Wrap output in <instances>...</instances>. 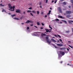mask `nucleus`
<instances>
[{
    "label": "nucleus",
    "instance_id": "obj_41",
    "mask_svg": "<svg viewBox=\"0 0 73 73\" xmlns=\"http://www.w3.org/2000/svg\"><path fill=\"white\" fill-rule=\"evenodd\" d=\"M50 12H51V10H50L49 11V13H50Z\"/></svg>",
    "mask_w": 73,
    "mask_h": 73
},
{
    "label": "nucleus",
    "instance_id": "obj_37",
    "mask_svg": "<svg viewBox=\"0 0 73 73\" xmlns=\"http://www.w3.org/2000/svg\"><path fill=\"white\" fill-rule=\"evenodd\" d=\"M57 0H56L54 1V4H56L57 2Z\"/></svg>",
    "mask_w": 73,
    "mask_h": 73
},
{
    "label": "nucleus",
    "instance_id": "obj_47",
    "mask_svg": "<svg viewBox=\"0 0 73 73\" xmlns=\"http://www.w3.org/2000/svg\"><path fill=\"white\" fill-rule=\"evenodd\" d=\"M51 40H52V41H53L54 40V39H51Z\"/></svg>",
    "mask_w": 73,
    "mask_h": 73
},
{
    "label": "nucleus",
    "instance_id": "obj_3",
    "mask_svg": "<svg viewBox=\"0 0 73 73\" xmlns=\"http://www.w3.org/2000/svg\"><path fill=\"white\" fill-rule=\"evenodd\" d=\"M66 13L67 14H70V13H72V11H66Z\"/></svg>",
    "mask_w": 73,
    "mask_h": 73
},
{
    "label": "nucleus",
    "instance_id": "obj_44",
    "mask_svg": "<svg viewBox=\"0 0 73 73\" xmlns=\"http://www.w3.org/2000/svg\"><path fill=\"white\" fill-rule=\"evenodd\" d=\"M46 0V3H48V0Z\"/></svg>",
    "mask_w": 73,
    "mask_h": 73
},
{
    "label": "nucleus",
    "instance_id": "obj_55",
    "mask_svg": "<svg viewBox=\"0 0 73 73\" xmlns=\"http://www.w3.org/2000/svg\"><path fill=\"white\" fill-rule=\"evenodd\" d=\"M64 0H60V1H64Z\"/></svg>",
    "mask_w": 73,
    "mask_h": 73
},
{
    "label": "nucleus",
    "instance_id": "obj_23",
    "mask_svg": "<svg viewBox=\"0 0 73 73\" xmlns=\"http://www.w3.org/2000/svg\"><path fill=\"white\" fill-rule=\"evenodd\" d=\"M68 46H69L71 48H72V49H73V47L72 46H71L70 45H69Z\"/></svg>",
    "mask_w": 73,
    "mask_h": 73
},
{
    "label": "nucleus",
    "instance_id": "obj_61",
    "mask_svg": "<svg viewBox=\"0 0 73 73\" xmlns=\"http://www.w3.org/2000/svg\"><path fill=\"white\" fill-rule=\"evenodd\" d=\"M48 32H51V31H49V30L48 31Z\"/></svg>",
    "mask_w": 73,
    "mask_h": 73
},
{
    "label": "nucleus",
    "instance_id": "obj_59",
    "mask_svg": "<svg viewBox=\"0 0 73 73\" xmlns=\"http://www.w3.org/2000/svg\"><path fill=\"white\" fill-rule=\"evenodd\" d=\"M33 24L30 25L31 26H33Z\"/></svg>",
    "mask_w": 73,
    "mask_h": 73
},
{
    "label": "nucleus",
    "instance_id": "obj_60",
    "mask_svg": "<svg viewBox=\"0 0 73 73\" xmlns=\"http://www.w3.org/2000/svg\"><path fill=\"white\" fill-rule=\"evenodd\" d=\"M8 14L9 15H11V13H9Z\"/></svg>",
    "mask_w": 73,
    "mask_h": 73
},
{
    "label": "nucleus",
    "instance_id": "obj_52",
    "mask_svg": "<svg viewBox=\"0 0 73 73\" xmlns=\"http://www.w3.org/2000/svg\"><path fill=\"white\" fill-rule=\"evenodd\" d=\"M53 41H54V42H56V41L55 40H54Z\"/></svg>",
    "mask_w": 73,
    "mask_h": 73
},
{
    "label": "nucleus",
    "instance_id": "obj_30",
    "mask_svg": "<svg viewBox=\"0 0 73 73\" xmlns=\"http://www.w3.org/2000/svg\"><path fill=\"white\" fill-rule=\"evenodd\" d=\"M55 21H59V19H55Z\"/></svg>",
    "mask_w": 73,
    "mask_h": 73
},
{
    "label": "nucleus",
    "instance_id": "obj_43",
    "mask_svg": "<svg viewBox=\"0 0 73 73\" xmlns=\"http://www.w3.org/2000/svg\"><path fill=\"white\" fill-rule=\"evenodd\" d=\"M68 8H71V6H68Z\"/></svg>",
    "mask_w": 73,
    "mask_h": 73
},
{
    "label": "nucleus",
    "instance_id": "obj_14",
    "mask_svg": "<svg viewBox=\"0 0 73 73\" xmlns=\"http://www.w3.org/2000/svg\"><path fill=\"white\" fill-rule=\"evenodd\" d=\"M11 16H12V17H14V16H15V17L16 16V14L13 15H11Z\"/></svg>",
    "mask_w": 73,
    "mask_h": 73
},
{
    "label": "nucleus",
    "instance_id": "obj_12",
    "mask_svg": "<svg viewBox=\"0 0 73 73\" xmlns=\"http://www.w3.org/2000/svg\"><path fill=\"white\" fill-rule=\"evenodd\" d=\"M45 29V30H46V32H47V33L49 32V30L46 29Z\"/></svg>",
    "mask_w": 73,
    "mask_h": 73
},
{
    "label": "nucleus",
    "instance_id": "obj_21",
    "mask_svg": "<svg viewBox=\"0 0 73 73\" xmlns=\"http://www.w3.org/2000/svg\"><path fill=\"white\" fill-rule=\"evenodd\" d=\"M0 5L1 6V7H4V5H3L1 3L0 4Z\"/></svg>",
    "mask_w": 73,
    "mask_h": 73
},
{
    "label": "nucleus",
    "instance_id": "obj_28",
    "mask_svg": "<svg viewBox=\"0 0 73 73\" xmlns=\"http://www.w3.org/2000/svg\"><path fill=\"white\" fill-rule=\"evenodd\" d=\"M46 40H48V36L46 37Z\"/></svg>",
    "mask_w": 73,
    "mask_h": 73
},
{
    "label": "nucleus",
    "instance_id": "obj_8",
    "mask_svg": "<svg viewBox=\"0 0 73 73\" xmlns=\"http://www.w3.org/2000/svg\"><path fill=\"white\" fill-rule=\"evenodd\" d=\"M59 49H60L62 50H65V48H59Z\"/></svg>",
    "mask_w": 73,
    "mask_h": 73
},
{
    "label": "nucleus",
    "instance_id": "obj_16",
    "mask_svg": "<svg viewBox=\"0 0 73 73\" xmlns=\"http://www.w3.org/2000/svg\"><path fill=\"white\" fill-rule=\"evenodd\" d=\"M14 19H15V20H19V19L16 18V17H15Z\"/></svg>",
    "mask_w": 73,
    "mask_h": 73
},
{
    "label": "nucleus",
    "instance_id": "obj_2",
    "mask_svg": "<svg viewBox=\"0 0 73 73\" xmlns=\"http://www.w3.org/2000/svg\"><path fill=\"white\" fill-rule=\"evenodd\" d=\"M33 23V21H32L31 20L30 21L28 20L25 22V23Z\"/></svg>",
    "mask_w": 73,
    "mask_h": 73
},
{
    "label": "nucleus",
    "instance_id": "obj_62",
    "mask_svg": "<svg viewBox=\"0 0 73 73\" xmlns=\"http://www.w3.org/2000/svg\"><path fill=\"white\" fill-rule=\"evenodd\" d=\"M23 19V18L22 17H21L20 18V19Z\"/></svg>",
    "mask_w": 73,
    "mask_h": 73
},
{
    "label": "nucleus",
    "instance_id": "obj_26",
    "mask_svg": "<svg viewBox=\"0 0 73 73\" xmlns=\"http://www.w3.org/2000/svg\"><path fill=\"white\" fill-rule=\"evenodd\" d=\"M66 33H69V32H70V31H66Z\"/></svg>",
    "mask_w": 73,
    "mask_h": 73
},
{
    "label": "nucleus",
    "instance_id": "obj_1",
    "mask_svg": "<svg viewBox=\"0 0 73 73\" xmlns=\"http://www.w3.org/2000/svg\"><path fill=\"white\" fill-rule=\"evenodd\" d=\"M8 5L9 8H10L11 9H13V10H11V11H15V6H13V7L11 6V5L9 3L8 4Z\"/></svg>",
    "mask_w": 73,
    "mask_h": 73
},
{
    "label": "nucleus",
    "instance_id": "obj_19",
    "mask_svg": "<svg viewBox=\"0 0 73 73\" xmlns=\"http://www.w3.org/2000/svg\"><path fill=\"white\" fill-rule=\"evenodd\" d=\"M36 24L37 25H40V23L38 22H37Z\"/></svg>",
    "mask_w": 73,
    "mask_h": 73
},
{
    "label": "nucleus",
    "instance_id": "obj_13",
    "mask_svg": "<svg viewBox=\"0 0 73 73\" xmlns=\"http://www.w3.org/2000/svg\"><path fill=\"white\" fill-rule=\"evenodd\" d=\"M27 12L28 13H31V12H32V11H31V10H28L27 11Z\"/></svg>",
    "mask_w": 73,
    "mask_h": 73
},
{
    "label": "nucleus",
    "instance_id": "obj_35",
    "mask_svg": "<svg viewBox=\"0 0 73 73\" xmlns=\"http://www.w3.org/2000/svg\"><path fill=\"white\" fill-rule=\"evenodd\" d=\"M41 24H42V26H44V24L41 23Z\"/></svg>",
    "mask_w": 73,
    "mask_h": 73
},
{
    "label": "nucleus",
    "instance_id": "obj_33",
    "mask_svg": "<svg viewBox=\"0 0 73 73\" xmlns=\"http://www.w3.org/2000/svg\"><path fill=\"white\" fill-rule=\"evenodd\" d=\"M58 36L59 38H61V36L59 35H58Z\"/></svg>",
    "mask_w": 73,
    "mask_h": 73
},
{
    "label": "nucleus",
    "instance_id": "obj_6",
    "mask_svg": "<svg viewBox=\"0 0 73 73\" xmlns=\"http://www.w3.org/2000/svg\"><path fill=\"white\" fill-rule=\"evenodd\" d=\"M15 11L16 13H20V10L19 9H17L15 10Z\"/></svg>",
    "mask_w": 73,
    "mask_h": 73
},
{
    "label": "nucleus",
    "instance_id": "obj_5",
    "mask_svg": "<svg viewBox=\"0 0 73 73\" xmlns=\"http://www.w3.org/2000/svg\"><path fill=\"white\" fill-rule=\"evenodd\" d=\"M46 41L49 44H50V43H51V40H46Z\"/></svg>",
    "mask_w": 73,
    "mask_h": 73
},
{
    "label": "nucleus",
    "instance_id": "obj_56",
    "mask_svg": "<svg viewBox=\"0 0 73 73\" xmlns=\"http://www.w3.org/2000/svg\"><path fill=\"white\" fill-rule=\"evenodd\" d=\"M40 8H42V6L40 5Z\"/></svg>",
    "mask_w": 73,
    "mask_h": 73
},
{
    "label": "nucleus",
    "instance_id": "obj_45",
    "mask_svg": "<svg viewBox=\"0 0 73 73\" xmlns=\"http://www.w3.org/2000/svg\"><path fill=\"white\" fill-rule=\"evenodd\" d=\"M47 17V15H45V16H44V17Z\"/></svg>",
    "mask_w": 73,
    "mask_h": 73
},
{
    "label": "nucleus",
    "instance_id": "obj_20",
    "mask_svg": "<svg viewBox=\"0 0 73 73\" xmlns=\"http://www.w3.org/2000/svg\"><path fill=\"white\" fill-rule=\"evenodd\" d=\"M32 12H33V13H36V11H32Z\"/></svg>",
    "mask_w": 73,
    "mask_h": 73
},
{
    "label": "nucleus",
    "instance_id": "obj_48",
    "mask_svg": "<svg viewBox=\"0 0 73 73\" xmlns=\"http://www.w3.org/2000/svg\"><path fill=\"white\" fill-rule=\"evenodd\" d=\"M43 29V27H41L40 28V29Z\"/></svg>",
    "mask_w": 73,
    "mask_h": 73
},
{
    "label": "nucleus",
    "instance_id": "obj_9",
    "mask_svg": "<svg viewBox=\"0 0 73 73\" xmlns=\"http://www.w3.org/2000/svg\"><path fill=\"white\" fill-rule=\"evenodd\" d=\"M41 35L42 36H46V35L45 34L42 33Z\"/></svg>",
    "mask_w": 73,
    "mask_h": 73
},
{
    "label": "nucleus",
    "instance_id": "obj_50",
    "mask_svg": "<svg viewBox=\"0 0 73 73\" xmlns=\"http://www.w3.org/2000/svg\"><path fill=\"white\" fill-rule=\"evenodd\" d=\"M55 37H57V36L56 35H55Z\"/></svg>",
    "mask_w": 73,
    "mask_h": 73
},
{
    "label": "nucleus",
    "instance_id": "obj_57",
    "mask_svg": "<svg viewBox=\"0 0 73 73\" xmlns=\"http://www.w3.org/2000/svg\"><path fill=\"white\" fill-rule=\"evenodd\" d=\"M21 24H22V25H23L24 24V23H22Z\"/></svg>",
    "mask_w": 73,
    "mask_h": 73
},
{
    "label": "nucleus",
    "instance_id": "obj_36",
    "mask_svg": "<svg viewBox=\"0 0 73 73\" xmlns=\"http://www.w3.org/2000/svg\"><path fill=\"white\" fill-rule=\"evenodd\" d=\"M50 13H47V15L48 16H49V15H50Z\"/></svg>",
    "mask_w": 73,
    "mask_h": 73
},
{
    "label": "nucleus",
    "instance_id": "obj_58",
    "mask_svg": "<svg viewBox=\"0 0 73 73\" xmlns=\"http://www.w3.org/2000/svg\"><path fill=\"white\" fill-rule=\"evenodd\" d=\"M60 62V63H61V64H62V61H61Z\"/></svg>",
    "mask_w": 73,
    "mask_h": 73
},
{
    "label": "nucleus",
    "instance_id": "obj_25",
    "mask_svg": "<svg viewBox=\"0 0 73 73\" xmlns=\"http://www.w3.org/2000/svg\"><path fill=\"white\" fill-rule=\"evenodd\" d=\"M63 56H64V54H65V53L64 52H63V53H62V54Z\"/></svg>",
    "mask_w": 73,
    "mask_h": 73
},
{
    "label": "nucleus",
    "instance_id": "obj_34",
    "mask_svg": "<svg viewBox=\"0 0 73 73\" xmlns=\"http://www.w3.org/2000/svg\"><path fill=\"white\" fill-rule=\"evenodd\" d=\"M30 15H31V16H33V14H32V13H30Z\"/></svg>",
    "mask_w": 73,
    "mask_h": 73
},
{
    "label": "nucleus",
    "instance_id": "obj_27",
    "mask_svg": "<svg viewBox=\"0 0 73 73\" xmlns=\"http://www.w3.org/2000/svg\"><path fill=\"white\" fill-rule=\"evenodd\" d=\"M59 41H60L61 42H62V40L61 39H59Z\"/></svg>",
    "mask_w": 73,
    "mask_h": 73
},
{
    "label": "nucleus",
    "instance_id": "obj_51",
    "mask_svg": "<svg viewBox=\"0 0 73 73\" xmlns=\"http://www.w3.org/2000/svg\"><path fill=\"white\" fill-rule=\"evenodd\" d=\"M62 19H65V17H62Z\"/></svg>",
    "mask_w": 73,
    "mask_h": 73
},
{
    "label": "nucleus",
    "instance_id": "obj_63",
    "mask_svg": "<svg viewBox=\"0 0 73 73\" xmlns=\"http://www.w3.org/2000/svg\"><path fill=\"white\" fill-rule=\"evenodd\" d=\"M72 31L73 32V28L72 29Z\"/></svg>",
    "mask_w": 73,
    "mask_h": 73
},
{
    "label": "nucleus",
    "instance_id": "obj_4",
    "mask_svg": "<svg viewBox=\"0 0 73 73\" xmlns=\"http://www.w3.org/2000/svg\"><path fill=\"white\" fill-rule=\"evenodd\" d=\"M58 11H59L60 13H62V11L61 9V8L60 7L58 8Z\"/></svg>",
    "mask_w": 73,
    "mask_h": 73
},
{
    "label": "nucleus",
    "instance_id": "obj_64",
    "mask_svg": "<svg viewBox=\"0 0 73 73\" xmlns=\"http://www.w3.org/2000/svg\"><path fill=\"white\" fill-rule=\"evenodd\" d=\"M50 27H50V25H49V28H50Z\"/></svg>",
    "mask_w": 73,
    "mask_h": 73
},
{
    "label": "nucleus",
    "instance_id": "obj_15",
    "mask_svg": "<svg viewBox=\"0 0 73 73\" xmlns=\"http://www.w3.org/2000/svg\"><path fill=\"white\" fill-rule=\"evenodd\" d=\"M59 18H60V19H62V16H59L58 17Z\"/></svg>",
    "mask_w": 73,
    "mask_h": 73
},
{
    "label": "nucleus",
    "instance_id": "obj_54",
    "mask_svg": "<svg viewBox=\"0 0 73 73\" xmlns=\"http://www.w3.org/2000/svg\"><path fill=\"white\" fill-rule=\"evenodd\" d=\"M53 2H54V1H52V3H53Z\"/></svg>",
    "mask_w": 73,
    "mask_h": 73
},
{
    "label": "nucleus",
    "instance_id": "obj_40",
    "mask_svg": "<svg viewBox=\"0 0 73 73\" xmlns=\"http://www.w3.org/2000/svg\"><path fill=\"white\" fill-rule=\"evenodd\" d=\"M32 7H30L29 8V9H32Z\"/></svg>",
    "mask_w": 73,
    "mask_h": 73
},
{
    "label": "nucleus",
    "instance_id": "obj_18",
    "mask_svg": "<svg viewBox=\"0 0 73 73\" xmlns=\"http://www.w3.org/2000/svg\"><path fill=\"white\" fill-rule=\"evenodd\" d=\"M41 4H42L41 2V1H40L39 3V5H41Z\"/></svg>",
    "mask_w": 73,
    "mask_h": 73
},
{
    "label": "nucleus",
    "instance_id": "obj_22",
    "mask_svg": "<svg viewBox=\"0 0 73 73\" xmlns=\"http://www.w3.org/2000/svg\"><path fill=\"white\" fill-rule=\"evenodd\" d=\"M3 9V10H2V12H5V10L4 9Z\"/></svg>",
    "mask_w": 73,
    "mask_h": 73
},
{
    "label": "nucleus",
    "instance_id": "obj_42",
    "mask_svg": "<svg viewBox=\"0 0 73 73\" xmlns=\"http://www.w3.org/2000/svg\"><path fill=\"white\" fill-rule=\"evenodd\" d=\"M23 14H25V11H23Z\"/></svg>",
    "mask_w": 73,
    "mask_h": 73
},
{
    "label": "nucleus",
    "instance_id": "obj_24",
    "mask_svg": "<svg viewBox=\"0 0 73 73\" xmlns=\"http://www.w3.org/2000/svg\"><path fill=\"white\" fill-rule=\"evenodd\" d=\"M70 15H67V17H70Z\"/></svg>",
    "mask_w": 73,
    "mask_h": 73
},
{
    "label": "nucleus",
    "instance_id": "obj_17",
    "mask_svg": "<svg viewBox=\"0 0 73 73\" xmlns=\"http://www.w3.org/2000/svg\"><path fill=\"white\" fill-rule=\"evenodd\" d=\"M37 15H39L40 14V11H37Z\"/></svg>",
    "mask_w": 73,
    "mask_h": 73
},
{
    "label": "nucleus",
    "instance_id": "obj_49",
    "mask_svg": "<svg viewBox=\"0 0 73 73\" xmlns=\"http://www.w3.org/2000/svg\"><path fill=\"white\" fill-rule=\"evenodd\" d=\"M67 49L68 51H69V50L68 48H67Z\"/></svg>",
    "mask_w": 73,
    "mask_h": 73
},
{
    "label": "nucleus",
    "instance_id": "obj_31",
    "mask_svg": "<svg viewBox=\"0 0 73 73\" xmlns=\"http://www.w3.org/2000/svg\"><path fill=\"white\" fill-rule=\"evenodd\" d=\"M29 27H27V30H29Z\"/></svg>",
    "mask_w": 73,
    "mask_h": 73
},
{
    "label": "nucleus",
    "instance_id": "obj_53",
    "mask_svg": "<svg viewBox=\"0 0 73 73\" xmlns=\"http://www.w3.org/2000/svg\"><path fill=\"white\" fill-rule=\"evenodd\" d=\"M34 27H36V28H38L37 27V26H34Z\"/></svg>",
    "mask_w": 73,
    "mask_h": 73
},
{
    "label": "nucleus",
    "instance_id": "obj_38",
    "mask_svg": "<svg viewBox=\"0 0 73 73\" xmlns=\"http://www.w3.org/2000/svg\"><path fill=\"white\" fill-rule=\"evenodd\" d=\"M63 3L65 5H66V2H63Z\"/></svg>",
    "mask_w": 73,
    "mask_h": 73
},
{
    "label": "nucleus",
    "instance_id": "obj_7",
    "mask_svg": "<svg viewBox=\"0 0 73 73\" xmlns=\"http://www.w3.org/2000/svg\"><path fill=\"white\" fill-rule=\"evenodd\" d=\"M57 45L58 46H62V44H57Z\"/></svg>",
    "mask_w": 73,
    "mask_h": 73
},
{
    "label": "nucleus",
    "instance_id": "obj_46",
    "mask_svg": "<svg viewBox=\"0 0 73 73\" xmlns=\"http://www.w3.org/2000/svg\"><path fill=\"white\" fill-rule=\"evenodd\" d=\"M49 28H50V29H52V27H50Z\"/></svg>",
    "mask_w": 73,
    "mask_h": 73
},
{
    "label": "nucleus",
    "instance_id": "obj_10",
    "mask_svg": "<svg viewBox=\"0 0 73 73\" xmlns=\"http://www.w3.org/2000/svg\"><path fill=\"white\" fill-rule=\"evenodd\" d=\"M68 22L69 23H70V24L71 23H73V21H68Z\"/></svg>",
    "mask_w": 73,
    "mask_h": 73
},
{
    "label": "nucleus",
    "instance_id": "obj_29",
    "mask_svg": "<svg viewBox=\"0 0 73 73\" xmlns=\"http://www.w3.org/2000/svg\"><path fill=\"white\" fill-rule=\"evenodd\" d=\"M59 52L60 53V54H62L63 52L62 51H60Z\"/></svg>",
    "mask_w": 73,
    "mask_h": 73
},
{
    "label": "nucleus",
    "instance_id": "obj_39",
    "mask_svg": "<svg viewBox=\"0 0 73 73\" xmlns=\"http://www.w3.org/2000/svg\"><path fill=\"white\" fill-rule=\"evenodd\" d=\"M71 3L73 4V0H71Z\"/></svg>",
    "mask_w": 73,
    "mask_h": 73
},
{
    "label": "nucleus",
    "instance_id": "obj_11",
    "mask_svg": "<svg viewBox=\"0 0 73 73\" xmlns=\"http://www.w3.org/2000/svg\"><path fill=\"white\" fill-rule=\"evenodd\" d=\"M61 21L62 22H64V23H65V24H67V22H66V21L62 20Z\"/></svg>",
    "mask_w": 73,
    "mask_h": 73
},
{
    "label": "nucleus",
    "instance_id": "obj_32",
    "mask_svg": "<svg viewBox=\"0 0 73 73\" xmlns=\"http://www.w3.org/2000/svg\"><path fill=\"white\" fill-rule=\"evenodd\" d=\"M52 45H53L54 46L55 48H57V46H55L54 45V44H52Z\"/></svg>",
    "mask_w": 73,
    "mask_h": 73
}]
</instances>
